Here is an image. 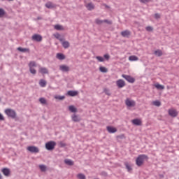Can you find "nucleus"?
Segmentation results:
<instances>
[{
  "label": "nucleus",
  "instance_id": "obj_1",
  "mask_svg": "<svg viewBox=\"0 0 179 179\" xmlns=\"http://www.w3.org/2000/svg\"><path fill=\"white\" fill-rule=\"evenodd\" d=\"M149 157L146 155H140L136 159V164L138 167H141V166L143 165L145 160H148Z\"/></svg>",
  "mask_w": 179,
  "mask_h": 179
},
{
  "label": "nucleus",
  "instance_id": "obj_2",
  "mask_svg": "<svg viewBox=\"0 0 179 179\" xmlns=\"http://www.w3.org/2000/svg\"><path fill=\"white\" fill-rule=\"evenodd\" d=\"M5 113L8 117H10V118H12L13 120H15L16 118V111L13 109L8 108L5 110Z\"/></svg>",
  "mask_w": 179,
  "mask_h": 179
},
{
  "label": "nucleus",
  "instance_id": "obj_3",
  "mask_svg": "<svg viewBox=\"0 0 179 179\" xmlns=\"http://www.w3.org/2000/svg\"><path fill=\"white\" fill-rule=\"evenodd\" d=\"M55 146H57V143L52 141L47 142L45 145L47 150H54V149H55Z\"/></svg>",
  "mask_w": 179,
  "mask_h": 179
},
{
  "label": "nucleus",
  "instance_id": "obj_4",
  "mask_svg": "<svg viewBox=\"0 0 179 179\" xmlns=\"http://www.w3.org/2000/svg\"><path fill=\"white\" fill-rule=\"evenodd\" d=\"M122 78L125 79L129 83H135V79L131 76L122 74Z\"/></svg>",
  "mask_w": 179,
  "mask_h": 179
},
{
  "label": "nucleus",
  "instance_id": "obj_5",
  "mask_svg": "<svg viewBox=\"0 0 179 179\" xmlns=\"http://www.w3.org/2000/svg\"><path fill=\"white\" fill-rule=\"evenodd\" d=\"M27 150L31 153H38L40 152V149L34 145L27 147Z\"/></svg>",
  "mask_w": 179,
  "mask_h": 179
},
{
  "label": "nucleus",
  "instance_id": "obj_6",
  "mask_svg": "<svg viewBox=\"0 0 179 179\" xmlns=\"http://www.w3.org/2000/svg\"><path fill=\"white\" fill-rule=\"evenodd\" d=\"M32 40L40 43V41H43V36L40 34H35L32 36Z\"/></svg>",
  "mask_w": 179,
  "mask_h": 179
},
{
  "label": "nucleus",
  "instance_id": "obj_7",
  "mask_svg": "<svg viewBox=\"0 0 179 179\" xmlns=\"http://www.w3.org/2000/svg\"><path fill=\"white\" fill-rule=\"evenodd\" d=\"M71 120L72 121H73V122H80V121H82V118L80 117V116L76 114H73L71 115Z\"/></svg>",
  "mask_w": 179,
  "mask_h": 179
},
{
  "label": "nucleus",
  "instance_id": "obj_8",
  "mask_svg": "<svg viewBox=\"0 0 179 179\" xmlns=\"http://www.w3.org/2000/svg\"><path fill=\"white\" fill-rule=\"evenodd\" d=\"M116 85L119 89H122L125 86V81L122 79H120L116 82Z\"/></svg>",
  "mask_w": 179,
  "mask_h": 179
},
{
  "label": "nucleus",
  "instance_id": "obj_9",
  "mask_svg": "<svg viewBox=\"0 0 179 179\" xmlns=\"http://www.w3.org/2000/svg\"><path fill=\"white\" fill-rule=\"evenodd\" d=\"M1 173H3L5 177H9L10 176V169L8 168H3L1 169Z\"/></svg>",
  "mask_w": 179,
  "mask_h": 179
},
{
  "label": "nucleus",
  "instance_id": "obj_10",
  "mask_svg": "<svg viewBox=\"0 0 179 179\" xmlns=\"http://www.w3.org/2000/svg\"><path fill=\"white\" fill-rule=\"evenodd\" d=\"M45 8L48 9H54V8H57V5L52 3L51 1H48L45 4Z\"/></svg>",
  "mask_w": 179,
  "mask_h": 179
},
{
  "label": "nucleus",
  "instance_id": "obj_11",
  "mask_svg": "<svg viewBox=\"0 0 179 179\" xmlns=\"http://www.w3.org/2000/svg\"><path fill=\"white\" fill-rule=\"evenodd\" d=\"M106 129L109 134H115L117 132V128L113 126H108L106 127Z\"/></svg>",
  "mask_w": 179,
  "mask_h": 179
},
{
  "label": "nucleus",
  "instance_id": "obj_12",
  "mask_svg": "<svg viewBox=\"0 0 179 179\" xmlns=\"http://www.w3.org/2000/svg\"><path fill=\"white\" fill-rule=\"evenodd\" d=\"M78 94H79L78 91L69 90L67 92V95L70 96V97H75L76 96H78Z\"/></svg>",
  "mask_w": 179,
  "mask_h": 179
},
{
  "label": "nucleus",
  "instance_id": "obj_13",
  "mask_svg": "<svg viewBox=\"0 0 179 179\" xmlns=\"http://www.w3.org/2000/svg\"><path fill=\"white\" fill-rule=\"evenodd\" d=\"M125 103L127 107H135V102L134 101L129 100V99H127Z\"/></svg>",
  "mask_w": 179,
  "mask_h": 179
},
{
  "label": "nucleus",
  "instance_id": "obj_14",
  "mask_svg": "<svg viewBox=\"0 0 179 179\" xmlns=\"http://www.w3.org/2000/svg\"><path fill=\"white\" fill-rule=\"evenodd\" d=\"M131 122L134 125H136L137 127L142 125V121L140 119H134L131 120Z\"/></svg>",
  "mask_w": 179,
  "mask_h": 179
},
{
  "label": "nucleus",
  "instance_id": "obj_15",
  "mask_svg": "<svg viewBox=\"0 0 179 179\" xmlns=\"http://www.w3.org/2000/svg\"><path fill=\"white\" fill-rule=\"evenodd\" d=\"M59 69L62 71V72H69V66L66 65L60 66Z\"/></svg>",
  "mask_w": 179,
  "mask_h": 179
},
{
  "label": "nucleus",
  "instance_id": "obj_16",
  "mask_svg": "<svg viewBox=\"0 0 179 179\" xmlns=\"http://www.w3.org/2000/svg\"><path fill=\"white\" fill-rule=\"evenodd\" d=\"M169 114L171 117H177V115H178L177 110L171 109L169 110Z\"/></svg>",
  "mask_w": 179,
  "mask_h": 179
},
{
  "label": "nucleus",
  "instance_id": "obj_17",
  "mask_svg": "<svg viewBox=\"0 0 179 179\" xmlns=\"http://www.w3.org/2000/svg\"><path fill=\"white\" fill-rule=\"evenodd\" d=\"M122 37H129L131 36V31L129 30H125L121 32Z\"/></svg>",
  "mask_w": 179,
  "mask_h": 179
},
{
  "label": "nucleus",
  "instance_id": "obj_18",
  "mask_svg": "<svg viewBox=\"0 0 179 179\" xmlns=\"http://www.w3.org/2000/svg\"><path fill=\"white\" fill-rule=\"evenodd\" d=\"M124 166L128 171V173H132V166L128 162H124Z\"/></svg>",
  "mask_w": 179,
  "mask_h": 179
},
{
  "label": "nucleus",
  "instance_id": "obj_19",
  "mask_svg": "<svg viewBox=\"0 0 179 179\" xmlns=\"http://www.w3.org/2000/svg\"><path fill=\"white\" fill-rule=\"evenodd\" d=\"M17 50V51H20V52H30V49L29 48H23L22 47H18Z\"/></svg>",
  "mask_w": 179,
  "mask_h": 179
},
{
  "label": "nucleus",
  "instance_id": "obj_20",
  "mask_svg": "<svg viewBox=\"0 0 179 179\" xmlns=\"http://www.w3.org/2000/svg\"><path fill=\"white\" fill-rule=\"evenodd\" d=\"M85 6L87 10H93L94 9V4L93 3H88Z\"/></svg>",
  "mask_w": 179,
  "mask_h": 179
},
{
  "label": "nucleus",
  "instance_id": "obj_21",
  "mask_svg": "<svg viewBox=\"0 0 179 179\" xmlns=\"http://www.w3.org/2000/svg\"><path fill=\"white\" fill-rule=\"evenodd\" d=\"M69 111H71V113H77L78 112V108H76V107H75V106H73V105L69 106Z\"/></svg>",
  "mask_w": 179,
  "mask_h": 179
},
{
  "label": "nucleus",
  "instance_id": "obj_22",
  "mask_svg": "<svg viewBox=\"0 0 179 179\" xmlns=\"http://www.w3.org/2000/svg\"><path fill=\"white\" fill-rule=\"evenodd\" d=\"M39 85L41 87H45V86H47V81H45V80L41 79Z\"/></svg>",
  "mask_w": 179,
  "mask_h": 179
},
{
  "label": "nucleus",
  "instance_id": "obj_23",
  "mask_svg": "<svg viewBox=\"0 0 179 179\" xmlns=\"http://www.w3.org/2000/svg\"><path fill=\"white\" fill-rule=\"evenodd\" d=\"M56 58L62 61L63 59H65V55L62 53H57L56 55Z\"/></svg>",
  "mask_w": 179,
  "mask_h": 179
},
{
  "label": "nucleus",
  "instance_id": "obj_24",
  "mask_svg": "<svg viewBox=\"0 0 179 179\" xmlns=\"http://www.w3.org/2000/svg\"><path fill=\"white\" fill-rule=\"evenodd\" d=\"M154 54L156 57H162V55H163V52L161 50H157L154 52Z\"/></svg>",
  "mask_w": 179,
  "mask_h": 179
},
{
  "label": "nucleus",
  "instance_id": "obj_25",
  "mask_svg": "<svg viewBox=\"0 0 179 179\" xmlns=\"http://www.w3.org/2000/svg\"><path fill=\"white\" fill-rule=\"evenodd\" d=\"M62 47H64V48H69V46L71 45L69 42L66 41H64L62 42Z\"/></svg>",
  "mask_w": 179,
  "mask_h": 179
},
{
  "label": "nucleus",
  "instance_id": "obj_26",
  "mask_svg": "<svg viewBox=\"0 0 179 179\" xmlns=\"http://www.w3.org/2000/svg\"><path fill=\"white\" fill-rule=\"evenodd\" d=\"M99 71L102 72V73H107V72H108V69L104 66H100Z\"/></svg>",
  "mask_w": 179,
  "mask_h": 179
},
{
  "label": "nucleus",
  "instance_id": "obj_27",
  "mask_svg": "<svg viewBox=\"0 0 179 179\" xmlns=\"http://www.w3.org/2000/svg\"><path fill=\"white\" fill-rule=\"evenodd\" d=\"M64 163L67 164V166H73V161L71 159H65Z\"/></svg>",
  "mask_w": 179,
  "mask_h": 179
},
{
  "label": "nucleus",
  "instance_id": "obj_28",
  "mask_svg": "<svg viewBox=\"0 0 179 179\" xmlns=\"http://www.w3.org/2000/svg\"><path fill=\"white\" fill-rule=\"evenodd\" d=\"M39 169L42 173H44L45 171H47V166L44 164L39 165Z\"/></svg>",
  "mask_w": 179,
  "mask_h": 179
},
{
  "label": "nucleus",
  "instance_id": "obj_29",
  "mask_svg": "<svg viewBox=\"0 0 179 179\" xmlns=\"http://www.w3.org/2000/svg\"><path fill=\"white\" fill-rule=\"evenodd\" d=\"M40 72L43 74H47L48 73V69H47V68L43 67L40 69Z\"/></svg>",
  "mask_w": 179,
  "mask_h": 179
},
{
  "label": "nucleus",
  "instance_id": "obj_30",
  "mask_svg": "<svg viewBox=\"0 0 179 179\" xmlns=\"http://www.w3.org/2000/svg\"><path fill=\"white\" fill-rule=\"evenodd\" d=\"M138 59H139V58L135 55H131L129 57V61H138Z\"/></svg>",
  "mask_w": 179,
  "mask_h": 179
},
{
  "label": "nucleus",
  "instance_id": "obj_31",
  "mask_svg": "<svg viewBox=\"0 0 179 179\" xmlns=\"http://www.w3.org/2000/svg\"><path fill=\"white\" fill-rule=\"evenodd\" d=\"M55 30H64V27L60 24H56L55 25Z\"/></svg>",
  "mask_w": 179,
  "mask_h": 179
},
{
  "label": "nucleus",
  "instance_id": "obj_32",
  "mask_svg": "<svg viewBox=\"0 0 179 179\" xmlns=\"http://www.w3.org/2000/svg\"><path fill=\"white\" fill-rule=\"evenodd\" d=\"M39 101H40L41 104H47V99H45V98H44V97L40 98Z\"/></svg>",
  "mask_w": 179,
  "mask_h": 179
},
{
  "label": "nucleus",
  "instance_id": "obj_33",
  "mask_svg": "<svg viewBox=\"0 0 179 179\" xmlns=\"http://www.w3.org/2000/svg\"><path fill=\"white\" fill-rule=\"evenodd\" d=\"M77 178H78V179H86V176H85V174H83V173H78L77 175Z\"/></svg>",
  "mask_w": 179,
  "mask_h": 179
},
{
  "label": "nucleus",
  "instance_id": "obj_34",
  "mask_svg": "<svg viewBox=\"0 0 179 179\" xmlns=\"http://www.w3.org/2000/svg\"><path fill=\"white\" fill-rule=\"evenodd\" d=\"M156 89H158L159 90H163L164 89V86L160 85V84H157L155 85Z\"/></svg>",
  "mask_w": 179,
  "mask_h": 179
},
{
  "label": "nucleus",
  "instance_id": "obj_35",
  "mask_svg": "<svg viewBox=\"0 0 179 179\" xmlns=\"http://www.w3.org/2000/svg\"><path fill=\"white\" fill-rule=\"evenodd\" d=\"M103 92L105 93V94H106V96H111V93L110 92L109 89L104 88L103 89Z\"/></svg>",
  "mask_w": 179,
  "mask_h": 179
},
{
  "label": "nucleus",
  "instance_id": "obj_36",
  "mask_svg": "<svg viewBox=\"0 0 179 179\" xmlns=\"http://www.w3.org/2000/svg\"><path fill=\"white\" fill-rule=\"evenodd\" d=\"M95 23H96V24L100 25V24H103V23H104V21H103V20H100V19H96V20H95Z\"/></svg>",
  "mask_w": 179,
  "mask_h": 179
},
{
  "label": "nucleus",
  "instance_id": "obj_37",
  "mask_svg": "<svg viewBox=\"0 0 179 179\" xmlns=\"http://www.w3.org/2000/svg\"><path fill=\"white\" fill-rule=\"evenodd\" d=\"M154 106H156L157 107H160L162 106V102L160 101H155L153 102Z\"/></svg>",
  "mask_w": 179,
  "mask_h": 179
},
{
  "label": "nucleus",
  "instance_id": "obj_38",
  "mask_svg": "<svg viewBox=\"0 0 179 179\" xmlns=\"http://www.w3.org/2000/svg\"><path fill=\"white\" fill-rule=\"evenodd\" d=\"M29 72H31L32 75H36V73H37V71L33 67H29Z\"/></svg>",
  "mask_w": 179,
  "mask_h": 179
},
{
  "label": "nucleus",
  "instance_id": "obj_39",
  "mask_svg": "<svg viewBox=\"0 0 179 179\" xmlns=\"http://www.w3.org/2000/svg\"><path fill=\"white\" fill-rule=\"evenodd\" d=\"M54 37L57 38V40H59V41H62V38H59L61 37V34L57 33L54 34Z\"/></svg>",
  "mask_w": 179,
  "mask_h": 179
},
{
  "label": "nucleus",
  "instance_id": "obj_40",
  "mask_svg": "<svg viewBox=\"0 0 179 179\" xmlns=\"http://www.w3.org/2000/svg\"><path fill=\"white\" fill-rule=\"evenodd\" d=\"M5 10L3 8H0V17H3V16H5Z\"/></svg>",
  "mask_w": 179,
  "mask_h": 179
},
{
  "label": "nucleus",
  "instance_id": "obj_41",
  "mask_svg": "<svg viewBox=\"0 0 179 179\" xmlns=\"http://www.w3.org/2000/svg\"><path fill=\"white\" fill-rule=\"evenodd\" d=\"M96 58L99 61V62H104V57L101 56H96Z\"/></svg>",
  "mask_w": 179,
  "mask_h": 179
},
{
  "label": "nucleus",
  "instance_id": "obj_42",
  "mask_svg": "<svg viewBox=\"0 0 179 179\" xmlns=\"http://www.w3.org/2000/svg\"><path fill=\"white\" fill-rule=\"evenodd\" d=\"M55 99H57V100H64L65 96H56Z\"/></svg>",
  "mask_w": 179,
  "mask_h": 179
},
{
  "label": "nucleus",
  "instance_id": "obj_43",
  "mask_svg": "<svg viewBox=\"0 0 179 179\" xmlns=\"http://www.w3.org/2000/svg\"><path fill=\"white\" fill-rule=\"evenodd\" d=\"M116 138H117V141L119 139H125V135L124 134H120L119 136H117Z\"/></svg>",
  "mask_w": 179,
  "mask_h": 179
},
{
  "label": "nucleus",
  "instance_id": "obj_44",
  "mask_svg": "<svg viewBox=\"0 0 179 179\" xmlns=\"http://www.w3.org/2000/svg\"><path fill=\"white\" fill-rule=\"evenodd\" d=\"M29 68H33L34 66H36V62H31L29 64Z\"/></svg>",
  "mask_w": 179,
  "mask_h": 179
},
{
  "label": "nucleus",
  "instance_id": "obj_45",
  "mask_svg": "<svg viewBox=\"0 0 179 179\" xmlns=\"http://www.w3.org/2000/svg\"><path fill=\"white\" fill-rule=\"evenodd\" d=\"M145 30L147 31H153V27H152L150 26L146 27Z\"/></svg>",
  "mask_w": 179,
  "mask_h": 179
},
{
  "label": "nucleus",
  "instance_id": "obj_46",
  "mask_svg": "<svg viewBox=\"0 0 179 179\" xmlns=\"http://www.w3.org/2000/svg\"><path fill=\"white\" fill-rule=\"evenodd\" d=\"M103 58H105V59H106V61H108V59H110V55H108V54L104 55Z\"/></svg>",
  "mask_w": 179,
  "mask_h": 179
},
{
  "label": "nucleus",
  "instance_id": "obj_47",
  "mask_svg": "<svg viewBox=\"0 0 179 179\" xmlns=\"http://www.w3.org/2000/svg\"><path fill=\"white\" fill-rule=\"evenodd\" d=\"M103 23H107V24H113V22L111 21H108V20H103Z\"/></svg>",
  "mask_w": 179,
  "mask_h": 179
},
{
  "label": "nucleus",
  "instance_id": "obj_48",
  "mask_svg": "<svg viewBox=\"0 0 179 179\" xmlns=\"http://www.w3.org/2000/svg\"><path fill=\"white\" fill-rule=\"evenodd\" d=\"M59 146H60V148H65V146H66V144L65 143L60 142Z\"/></svg>",
  "mask_w": 179,
  "mask_h": 179
},
{
  "label": "nucleus",
  "instance_id": "obj_49",
  "mask_svg": "<svg viewBox=\"0 0 179 179\" xmlns=\"http://www.w3.org/2000/svg\"><path fill=\"white\" fill-rule=\"evenodd\" d=\"M141 3H148V2H150V0H140Z\"/></svg>",
  "mask_w": 179,
  "mask_h": 179
},
{
  "label": "nucleus",
  "instance_id": "obj_50",
  "mask_svg": "<svg viewBox=\"0 0 179 179\" xmlns=\"http://www.w3.org/2000/svg\"><path fill=\"white\" fill-rule=\"evenodd\" d=\"M155 19H160V14H159V13H155Z\"/></svg>",
  "mask_w": 179,
  "mask_h": 179
},
{
  "label": "nucleus",
  "instance_id": "obj_51",
  "mask_svg": "<svg viewBox=\"0 0 179 179\" xmlns=\"http://www.w3.org/2000/svg\"><path fill=\"white\" fill-rule=\"evenodd\" d=\"M0 121H5V117H3V115L0 113Z\"/></svg>",
  "mask_w": 179,
  "mask_h": 179
},
{
  "label": "nucleus",
  "instance_id": "obj_52",
  "mask_svg": "<svg viewBox=\"0 0 179 179\" xmlns=\"http://www.w3.org/2000/svg\"><path fill=\"white\" fill-rule=\"evenodd\" d=\"M101 175H102V176H107V172H106V171H102V172H101Z\"/></svg>",
  "mask_w": 179,
  "mask_h": 179
},
{
  "label": "nucleus",
  "instance_id": "obj_53",
  "mask_svg": "<svg viewBox=\"0 0 179 179\" xmlns=\"http://www.w3.org/2000/svg\"><path fill=\"white\" fill-rule=\"evenodd\" d=\"M103 6H105V8H107V9H110V6H108L106 3L103 4Z\"/></svg>",
  "mask_w": 179,
  "mask_h": 179
},
{
  "label": "nucleus",
  "instance_id": "obj_54",
  "mask_svg": "<svg viewBox=\"0 0 179 179\" xmlns=\"http://www.w3.org/2000/svg\"><path fill=\"white\" fill-rule=\"evenodd\" d=\"M159 177H160V178H164V175L160 174V175H159Z\"/></svg>",
  "mask_w": 179,
  "mask_h": 179
},
{
  "label": "nucleus",
  "instance_id": "obj_55",
  "mask_svg": "<svg viewBox=\"0 0 179 179\" xmlns=\"http://www.w3.org/2000/svg\"><path fill=\"white\" fill-rule=\"evenodd\" d=\"M0 179H2V175L0 173Z\"/></svg>",
  "mask_w": 179,
  "mask_h": 179
},
{
  "label": "nucleus",
  "instance_id": "obj_56",
  "mask_svg": "<svg viewBox=\"0 0 179 179\" xmlns=\"http://www.w3.org/2000/svg\"><path fill=\"white\" fill-rule=\"evenodd\" d=\"M8 1H13V0H8Z\"/></svg>",
  "mask_w": 179,
  "mask_h": 179
},
{
  "label": "nucleus",
  "instance_id": "obj_57",
  "mask_svg": "<svg viewBox=\"0 0 179 179\" xmlns=\"http://www.w3.org/2000/svg\"><path fill=\"white\" fill-rule=\"evenodd\" d=\"M0 101H1V99H0Z\"/></svg>",
  "mask_w": 179,
  "mask_h": 179
}]
</instances>
